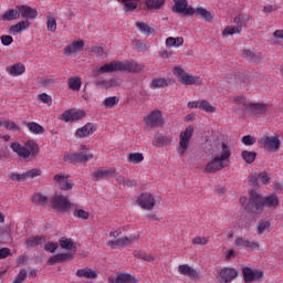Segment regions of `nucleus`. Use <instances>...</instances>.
<instances>
[{
	"label": "nucleus",
	"mask_w": 283,
	"mask_h": 283,
	"mask_svg": "<svg viewBox=\"0 0 283 283\" xmlns=\"http://www.w3.org/2000/svg\"><path fill=\"white\" fill-rule=\"evenodd\" d=\"M277 205H280V200L275 195L263 198L258 192H251L244 209L251 213H262L264 207H277Z\"/></svg>",
	"instance_id": "nucleus-1"
},
{
	"label": "nucleus",
	"mask_w": 283,
	"mask_h": 283,
	"mask_svg": "<svg viewBox=\"0 0 283 283\" xmlns=\"http://www.w3.org/2000/svg\"><path fill=\"white\" fill-rule=\"evenodd\" d=\"M11 149L18 154L20 158L25 159L30 158V156H36L39 154V144H36L34 140L27 142L24 146L19 143H12Z\"/></svg>",
	"instance_id": "nucleus-2"
},
{
	"label": "nucleus",
	"mask_w": 283,
	"mask_h": 283,
	"mask_svg": "<svg viewBox=\"0 0 283 283\" xmlns=\"http://www.w3.org/2000/svg\"><path fill=\"white\" fill-rule=\"evenodd\" d=\"M251 21V15L241 13L234 18L237 27L230 25L222 31V36H233V34H240L243 28H247V23Z\"/></svg>",
	"instance_id": "nucleus-3"
},
{
	"label": "nucleus",
	"mask_w": 283,
	"mask_h": 283,
	"mask_svg": "<svg viewBox=\"0 0 283 283\" xmlns=\"http://www.w3.org/2000/svg\"><path fill=\"white\" fill-rule=\"evenodd\" d=\"M172 73L181 85H196L200 82L199 76L189 75V73H186L180 66H176Z\"/></svg>",
	"instance_id": "nucleus-4"
},
{
	"label": "nucleus",
	"mask_w": 283,
	"mask_h": 283,
	"mask_svg": "<svg viewBox=\"0 0 283 283\" xmlns=\"http://www.w3.org/2000/svg\"><path fill=\"white\" fill-rule=\"evenodd\" d=\"M193 137V126H188L184 132L179 135V149L178 154L182 156L187 149H189V143Z\"/></svg>",
	"instance_id": "nucleus-5"
},
{
	"label": "nucleus",
	"mask_w": 283,
	"mask_h": 283,
	"mask_svg": "<svg viewBox=\"0 0 283 283\" xmlns=\"http://www.w3.org/2000/svg\"><path fill=\"white\" fill-rule=\"evenodd\" d=\"M145 70V64L134 60L119 61V72H128L130 74H139Z\"/></svg>",
	"instance_id": "nucleus-6"
},
{
	"label": "nucleus",
	"mask_w": 283,
	"mask_h": 283,
	"mask_svg": "<svg viewBox=\"0 0 283 283\" xmlns=\"http://www.w3.org/2000/svg\"><path fill=\"white\" fill-rule=\"evenodd\" d=\"M41 176V169L34 168L27 172L19 174V172H9L8 178L13 182H25V180H30V178H36Z\"/></svg>",
	"instance_id": "nucleus-7"
},
{
	"label": "nucleus",
	"mask_w": 283,
	"mask_h": 283,
	"mask_svg": "<svg viewBox=\"0 0 283 283\" xmlns=\"http://www.w3.org/2000/svg\"><path fill=\"white\" fill-rule=\"evenodd\" d=\"M229 161H223L218 156H213L211 160L206 165L203 174H216L218 171H222V169L227 168Z\"/></svg>",
	"instance_id": "nucleus-8"
},
{
	"label": "nucleus",
	"mask_w": 283,
	"mask_h": 283,
	"mask_svg": "<svg viewBox=\"0 0 283 283\" xmlns=\"http://www.w3.org/2000/svg\"><path fill=\"white\" fill-rule=\"evenodd\" d=\"M94 158V154L92 153H74V154H65L64 160L65 163H72L73 165H78L81 163H87Z\"/></svg>",
	"instance_id": "nucleus-9"
},
{
	"label": "nucleus",
	"mask_w": 283,
	"mask_h": 283,
	"mask_svg": "<svg viewBox=\"0 0 283 283\" xmlns=\"http://www.w3.org/2000/svg\"><path fill=\"white\" fill-rule=\"evenodd\" d=\"M144 123L151 128L163 127V125H165V119H163V113L160 111H153L144 117Z\"/></svg>",
	"instance_id": "nucleus-10"
},
{
	"label": "nucleus",
	"mask_w": 283,
	"mask_h": 283,
	"mask_svg": "<svg viewBox=\"0 0 283 283\" xmlns=\"http://www.w3.org/2000/svg\"><path fill=\"white\" fill-rule=\"evenodd\" d=\"M137 205L142 209H146V211H151L156 207V199L154 196L149 192H143L138 198H137Z\"/></svg>",
	"instance_id": "nucleus-11"
},
{
	"label": "nucleus",
	"mask_w": 283,
	"mask_h": 283,
	"mask_svg": "<svg viewBox=\"0 0 283 283\" xmlns=\"http://www.w3.org/2000/svg\"><path fill=\"white\" fill-rule=\"evenodd\" d=\"M259 143L270 151H280V138L277 136H263L259 139Z\"/></svg>",
	"instance_id": "nucleus-12"
},
{
	"label": "nucleus",
	"mask_w": 283,
	"mask_h": 283,
	"mask_svg": "<svg viewBox=\"0 0 283 283\" xmlns=\"http://www.w3.org/2000/svg\"><path fill=\"white\" fill-rule=\"evenodd\" d=\"M51 206L57 211H67L70 207H72V203L70 202V200L66 199L65 196L60 195L51 199Z\"/></svg>",
	"instance_id": "nucleus-13"
},
{
	"label": "nucleus",
	"mask_w": 283,
	"mask_h": 283,
	"mask_svg": "<svg viewBox=\"0 0 283 283\" xmlns=\"http://www.w3.org/2000/svg\"><path fill=\"white\" fill-rule=\"evenodd\" d=\"M235 277H238V271L233 268H222L218 272V276H217V279L221 283L233 282V280H235Z\"/></svg>",
	"instance_id": "nucleus-14"
},
{
	"label": "nucleus",
	"mask_w": 283,
	"mask_h": 283,
	"mask_svg": "<svg viewBox=\"0 0 283 283\" xmlns=\"http://www.w3.org/2000/svg\"><path fill=\"white\" fill-rule=\"evenodd\" d=\"M243 277L245 283L255 282L262 280L264 277V272L260 270H253L251 268H243L242 269Z\"/></svg>",
	"instance_id": "nucleus-15"
},
{
	"label": "nucleus",
	"mask_w": 283,
	"mask_h": 283,
	"mask_svg": "<svg viewBox=\"0 0 283 283\" xmlns=\"http://www.w3.org/2000/svg\"><path fill=\"white\" fill-rule=\"evenodd\" d=\"M178 273L185 277H189V280H200V272L189 264L179 265Z\"/></svg>",
	"instance_id": "nucleus-16"
},
{
	"label": "nucleus",
	"mask_w": 283,
	"mask_h": 283,
	"mask_svg": "<svg viewBox=\"0 0 283 283\" xmlns=\"http://www.w3.org/2000/svg\"><path fill=\"white\" fill-rule=\"evenodd\" d=\"M82 118H85V111L69 109L62 114V120L65 123H74L76 120H82Z\"/></svg>",
	"instance_id": "nucleus-17"
},
{
	"label": "nucleus",
	"mask_w": 283,
	"mask_h": 283,
	"mask_svg": "<svg viewBox=\"0 0 283 283\" xmlns=\"http://www.w3.org/2000/svg\"><path fill=\"white\" fill-rule=\"evenodd\" d=\"M97 126L94 123H87L83 127L77 128L75 132V137L76 138H88V136H92L94 132H96Z\"/></svg>",
	"instance_id": "nucleus-18"
},
{
	"label": "nucleus",
	"mask_w": 283,
	"mask_h": 283,
	"mask_svg": "<svg viewBox=\"0 0 283 283\" xmlns=\"http://www.w3.org/2000/svg\"><path fill=\"white\" fill-rule=\"evenodd\" d=\"M134 240H136V237L134 235L122 237L119 239H116L115 241H108L107 247H109V249H120V247H129V244H132Z\"/></svg>",
	"instance_id": "nucleus-19"
},
{
	"label": "nucleus",
	"mask_w": 283,
	"mask_h": 283,
	"mask_svg": "<svg viewBox=\"0 0 283 283\" xmlns=\"http://www.w3.org/2000/svg\"><path fill=\"white\" fill-rule=\"evenodd\" d=\"M70 260H74V253L67 252V253H59L53 256H51L48 260L49 266H54V264H61L63 262H67Z\"/></svg>",
	"instance_id": "nucleus-20"
},
{
	"label": "nucleus",
	"mask_w": 283,
	"mask_h": 283,
	"mask_svg": "<svg viewBox=\"0 0 283 283\" xmlns=\"http://www.w3.org/2000/svg\"><path fill=\"white\" fill-rule=\"evenodd\" d=\"M114 174H116V168L103 167L93 172V178L96 182H98V180H103L105 178H112V176H114Z\"/></svg>",
	"instance_id": "nucleus-21"
},
{
	"label": "nucleus",
	"mask_w": 283,
	"mask_h": 283,
	"mask_svg": "<svg viewBox=\"0 0 283 283\" xmlns=\"http://www.w3.org/2000/svg\"><path fill=\"white\" fill-rule=\"evenodd\" d=\"M67 178H70V176L55 175L53 180H55V182H59V188L62 191H70L74 187V182H72V180H67Z\"/></svg>",
	"instance_id": "nucleus-22"
},
{
	"label": "nucleus",
	"mask_w": 283,
	"mask_h": 283,
	"mask_svg": "<svg viewBox=\"0 0 283 283\" xmlns=\"http://www.w3.org/2000/svg\"><path fill=\"white\" fill-rule=\"evenodd\" d=\"M112 72H120V61H113L97 70V74H112Z\"/></svg>",
	"instance_id": "nucleus-23"
},
{
	"label": "nucleus",
	"mask_w": 283,
	"mask_h": 283,
	"mask_svg": "<svg viewBox=\"0 0 283 283\" xmlns=\"http://www.w3.org/2000/svg\"><path fill=\"white\" fill-rule=\"evenodd\" d=\"M85 48V42L83 40L75 41L70 45L65 46L64 54L66 56H72V54H76V52H81Z\"/></svg>",
	"instance_id": "nucleus-24"
},
{
	"label": "nucleus",
	"mask_w": 283,
	"mask_h": 283,
	"mask_svg": "<svg viewBox=\"0 0 283 283\" xmlns=\"http://www.w3.org/2000/svg\"><path fill=\"white\" fill-rule=\"evenodd\" d=\"M18 12L24 19H36V17H39L36 9H32V7L29 6L18 7Z\"/></svg>",
	"instance_id": "nucleus-25"
},
{
	"label": "nucleus",
	"mask_w": 283,
	"mask_h": 283,
	"mask_svg": "<svg viewBox=\"0 0 283 283\" xmlns=\"http://www.w3.org/2000/svg\"><path fill=\"white\" fill-rule=\"evenodd\" d=\"M75 275L76 277H83L84 280H96L98 277V273L90 268L78 269Z\"/></svg>",
	"instance_id": "nucleus-26"
},
{
	"label": "nucleus",
	"mask_w": 283,
	"mask_h": 283,
	"mask_svg": "<svg viewBox=\"0 0 283 283\" xmlns=\"http://www.w3.org/2000/svg\"><path fill=\"white\" fill-rule=\"evenodd\" d=\"M217 154L218 155H214L217 156V158H220L224 163H229V158H231V147L222 143L221 146L218 148Z\"/></svg>",
	"instance_id": "nucleus-27"
},
{
	"label": "nucleus",
	"mask_w": 283,
	"mask_h": 283,
	"mask_svg": "<svg viewBox=\"0 0 283 283\" xmlns=\"http://www.w3.org/2000/svg\"><path fill=\"white\" fill-rule=\"evenodd\" d=\"M25 127L31 132V134L41 135L45 134V128L35 122H24Z\"/></svg>",
	"instance_id": "nucleus-28"
},
{
	"label": "nucleus",
	"mask_w": 283,
	"mask_h": 283,
	"mask_svg": "<svg viewBox=\"0 0 283 283\" xmlns=\"http://www.w3.org/2000/svg\"><path fill=\"white\" fill-rule=\"evenodd\" d=\"M7 72L11 76H21V74H23L25 72V65H23L21 63H17L12 66L7 67Z\"/></svg>",
	"instance_id": "nucleus-29"
},
{
	"label": "nucleus",
	"mask_w": 283,
	"mask_h": 283,
	"mask_svg": "<svg viewBox=\"0 0 283 283\" xmlns=\"http://www.w3.org/2000/svg\"><path fill=\"white\" fill-rule=\"evenodd\" d=\"M69 88L73 92H81V86L83 85V82L81 81V77L78 76H72L67 80Z\"/></svg>",
	"instance_id": "nucleus-30"
},
{
	"label": "nucleus",
	"mask_w": 283,
	"mask_h": 283,
	"mask_svg": "<svg viewBox=\"0 0 283 283\" xmlns=\"http://www.w3.org/2000/svg\"><path fill=\"white\" fill-rule=\"evenodd\" d=\"M169 85V80L165 77H155L150 82V90H158L160 87H167Z\"/></svg>",
	"instance_id": "nucleus-31"
},
{
	"label": "nucleus",
	"mask_w": 283,
	"mask_h": 283,
	"mask_svg": "<svg viewBox=\"0 0 283 283\" xmlns=\"http://www.w3.org/2000/svg\"><path fill=\"white\" fill-rule=\"evenodd\" d=\"M45 243V237H31L29 239L25 240V245L31 249L34 247H39L41 244Z\"/></svg>",
	"instance_id": "nucleus-32"
},
{
	"label": "nucleus",
	"mask_w": 283,
	"mask_h": 283,
	"mask_svg": "<svg viewBox=\"0 0 283 283\" xmlns=\"http://www.w3.org/2000/svg\"><path fill=\"white\" fill-rule=\"evenodd\" d=\"M20 13L19 9H9L1 15V21H14L15 19H19Z\"/></svg>",
	"instance_id": "nucleus-33"
},
{
	"label": "nucleus",
	"mask_w": 283,
	"mask_h": 283,
	"mask_svg": "<svg viewBox=\"0 0 283 283\" xmlns=\"http://www.w3.org/2000/svg\"><path fill=\"white\" fill-rule=\"evenodd\" d=\"M271 232V222L266 220H260L256 224V233L262 235V233Z\"/></svg>",
	"instance_id": "nucleus-34"
},
{
	"label": "nucleus",
	"mask_w": 283,
	"mask_h": 283,
	"mask_svg": "<svg viewBox=\"0 0 283 283\" xmlns=\"http://www.w3.org/2000/svg\"><path fill=\"white\" fill-rule=\"evenodd\" d=\"M243 59L250 61V63H260L262 61V56L260 54H255L250 50H244L242 53Z\"/></svg>",
	"instance_id": "nucleus-35"
},
{
	"label": "nucleus",
	"mask_w": 283,
	"mask_h": 283,
	"mask_svg": "<svg viewBox=\"0 0 283 283\" xmlns=\"http://www.w3.org/2000/svg\"><path fill=\"white\" fill-rule=\"evenodd\" d=\"M117 279L120 283H137L136 276L129 273H117Z\"/></svg>",
	"instance_id": "nucleus-36"
},
{
	"label": "nucleus",
	"mask_w": 283,
	"mask_h": 283,
	"mask_svg": "<svg viewBox=\"0 0 283 283\" xmlns=\"http://www.w3.org/2000/svg\"><path fill=\"white\" fill-rule=\"evenodd\" d=\"M60 247L66 251H72L76 249V243L72 239L62 238L60 239Z\"/></svg>",
	"instance_id": "nucleus-37"
},
{
	"label": "nucleus",
	"mask_w": 283,
	"mask_h": 283,
	"mask_svg": "<svg viewBox=\"0 0 283 283\" xmlns=\"http://www.w3.org/2000/svg\"><path fill=\"white\" fill-rule=\"evenodd\" d=\"M46 29L49 32H56V17L54 13L46 17Z\"/></svg>",
	"instance_id": "nucleus-38"
},
{
	"label": "nucleus",
	"mask_w": 283,
	"mask_h": 283,
	"mask_svg": "<svg viewBox=\"0 0 283 283\" xmlns=\"http://www.w3.org/2000/svg\"><path fill=\"white\" fill-rule=\"evenodd\" d=\"M148 10H160L165 6V0H146Z\"/></svg>",
	"instance_id": "nucleus-39"
},
{
	"label": "nucleus",
	"mask_w": 283,
	"mask_h": 283,
	"mask_svg": "<svg viewBox=\"0 0 283 283\" xmlns=\"http://www.w3.org/2000/svg\"><path fill=\"white\" fill-rule=\"evenodd\" d=\"M143 160H145L143 153H132L128 155V163H132L133 165H139Z\"/></svg>",
	"instance_id": "nucleus-40"
},
{
	"label": "nucleus",
	"mask_w": 283,
	"mask_h": 283,
	"mask_svg": "<svg viewBox=\"0 0 283 283\" xmlns=\"http://www.w3.org/2000/svg\"><path fill=\"white\" fill-rule=\"evenodd\" d=\"M241 157L248 165H251L252 163H255V158H258V154L254 151L243 150L241 154Z\"/></svg>",
	"instance_id": "nucleus-41"
},
{
	"label": "nucleus",
	"mask_w": 283,
	"mask_h": 283,
	"mask_svg": "<svg viewBox=\"0 0 283 283\" xmlns=\"http://www.w3.org/2000/svg\"><path fill=\"white\" fill-rule=\"evenodd\" d=\"M119 3H125L124 4V9L125 12H129L132 10H136V8H138V0H117Z\"/></svg>",
	"instance_id": "nucleus-42"
},
{
	"label": "nucleus",
	"mask_w": 283,
	"mask_h": 283,
	"mask_svg": "<svg viewBox=\"0 0 283 283\" xmlns=\"http://www.w3.org/2000/svg\"><path fill=\"white\" fill-rule=\"evenodd\" d=\"M32 202H34V205H40L41 207H45V205H48V197L42 193H35L32 197Z\"/></svg>",
	"instance_id": "nucleus-43"
},
{
	"label": "nucleus",
	"mask_w": 283,
	"mask_h": 283,
	"mask_svg": "<svg viewBox=\"0 0 283 283\" xmlns=\"http://www.w3.org/2000/svg\"><path fill=\"white\" fill-rule=\"evenodd\" d=\"M30 28V21H21L10 28V32H23V30Z\"/></svg>",
	"instance_id": "nucleus-44"
},
{
	"label": "nucleus",
	"mask_w": 283,
	"mask_h": 283,
	"mask_svg": "<svg viewBox=\"0 0 283 283\" xmlns=\"http://www.w3.org/2000/svg\"><path fill=\"white\" fill-rule=\"evenodd\" d=\"M119 101L120 99L117 96L107 97L104 99V106L107 109H112V108L116 107V105H118Z\"/></svg>",
	"instance_id": "nucleus-45"
},
{
	"label": "nucleus",
	"mask_w": 283,
	"mask_h": 283,
	"mask_svg": "<svg viewBox=\"0 0 283 283\" xmlns=\"http://www.w3.org/2000/svg\"><path fill=\"white\" fill-rule=\"evenodd\" d=\"M188 2L187 0H175V10L179 14H182L187 10Z\"/></svg>",
	"instance_id": "nucleus-46"
},
{
	"label": "nucleus",
	"mask_w": 283,
	"mask_h": 283,
	"mask_svg": "<svg viewBox=\"0 0 283 283\" xmlns=\"http://www.w3.org/2000/svg\"><path fill=\"white\" fill-rule=\"evenodd\" d=\"M199 109H203V112H207L208 114H213L216 112V107H213L211 103L206 99L200 102Z\"/></svg>",
	"instance_id": "nucleus-47"
},
{
	"label": "nucleus",
	"mask_w": 283,
	"mask_h": 283,
	"mask_svg": "<svg viewBox=\"0 0 283 283\" xmlns=\"http://www.w3.org/2000/svg\"><path fill=\"white\" fill-rule=\"evenodd\" d=\"M248 109H251V112H256V114H264V112H266V105L250 103Z\"/></svg>",
	"instance_id": "nucleus-48"
},
{
	"label": "nucleus",
	"mask_w": 283,
	"mask_h": 283,
	"mask_svg": "<svg viewBox=\"0 0 283 283\" xmlns=\"http://www.w3.org/2000/svg\"><path fill=\"white\" fill-rule=\"evenodd\" d=\"M136 28L139 30V32H143V34H151L154 32V29H151L145 22H137Z\"/></svg>",
	"instance_id": "nucleus-49"
},
{
	"label": "nucleus",
	"mask_w": 283,
	"mask_h": 283,
	"mask_svg": "<svg viewBox=\"0 0 283 283\" xmlns=\"http://www.w3.org/2000/svg\"><path fill=\"white\" fill-rule=\"evenodd\" d=\"M156 143L158 147H163L164 145H171V138L165 135H157Z\"/></svg>",
	"instance_id": "nucleus-50"
},
{
	"label": "nucleus",
	"mask_w": 283,
	"mask_h": 283,
	"mask_svg": "<svg viewBox=\"0 0 283 283\" xmlns=\"http://www.w3.org/2000/svg\"><path fill=\"white\" fill-rule=\"evenodd\" d=\"M197 14L201 18H203L205 21H211L213 19V15H211V12H209L205 8H198Z\"/></svg>",
	"instance_id": "nucleus-51"
},
{
	"label": "nucleus",
	"mask_w": 283,
	"mask_h": 283,
	"mask_svg": "<svg viewBox=\"0 0 283 283\" xmlns=\"http://www.w3.org/2000/svg\"><path fill=\"white\" fill-rule=\"evenodd\" d=\"M73 216L75 218H81V220H87L90 218V212H87L83 209H77L73 212Z\"/></svg>",
	"instance_id": "nucleus-52"
},
{
	"label": "nucleus",
	"mask_w": 283,
	"mask_h": 283,
	"mask_svg": "<svg viewBox=\"0 0 283 283\" xmlns=\"http://www.w3.org/2000/svg\"><path fill=\"white\" fill-rule=\"evenodd\" d=\"M235 105H241L242 109H249V103H247V98L244 96L234 97Z\"/></svg>",
	"instance_id": "nucleus-53"
},
{
	"label": "nucleus",
	"mask_w": 283,
	"mask_h": 283,
	"mask_svg": "<svg viewBox=\"0 0 283 283\" xmlns=\"http://www.w3.org/2000/svg\"><path fill=\"white\" fill-rule=\"evenodd\" d=\"M192 244H199L200 247H205V244H209V239L205 237H196L192 239Z\"/></svg>",
	"instance_id": "nucleus-54"
},
{
	"label": "nucleus",
	"mask_w": 283,
	"mask_h": 283,
	"mask_svg": "<svg viewBox=\"0 0 283 283\" xmlns=\"http://www.w3.org/2000/svg\"><path fill=\"white\" fill-rule=\"evenodd\" d=\"M247 243L248 240L244 238H237L234 240V247H237V249H247Z\"/></svg>",
	"instance_id": "nucleus-55"
},
{
	"label": "nucleus",
	"mask_w": 283,
	"mask_h": 283,
	"mask_svg": "<svg viewBox=\"0 0 283 283\" xmlns=\"http://www.w3.org/2000/svg\"><path fill=\"white\" fill-rule=\"evenodd\" d=\"M6 129H9L10 132H21V127H19V125H17V123L11 122V120H7L6 124Z\"/></svg>",
	"instance_id": "nucleus-56"
},
{
	"label": "nucleus",
	"mask_w": 283,
	"mask_h": 283,
	"mask_svg": "<svg viewBox=\"0 0 283 283\" xmlns=\"http://www.w3.org/2000/svg\"><path fill=\"white\" fill-rule=\"evenodd\" d=\"M245 249H248L249 251H260V243H258L256 241L248 240Z\"/></svg>",
	"instance_id": "nucleus-57"
},
{
	"label": "nucleus",
	"mask_w": 283,
	"mask_h": 283,
	"mask_svg": "<svg viewBox=\"0 0 283 283\" xmlns=\"http://www.w3.org/2000/svg\"><path fill=\"white\" fill-rule=\"evenodd\" d=\"M45 251H49L50 253H55L56 249H59V243L54 242H46L44 245Z\"/></svg>",
	"instance_id": "nucleus-58"
},
{
	"label": "nucleus",
	"mask_w": 283,
	"mask_h": 283,
	"mask_svg": "<svg viewBox=\"0 0 283 283\" xmlns=\"http://www.w3.org/2000/svg\"><path fill=\"white\" fill-rule=\"evenodd\" d=\"M95 86L101 87L102 90H109L108 80L97 78L95 81Z\"/></svg>",
	"instance_id": "nucleus-59"
},
{
	"label": "nucleus",
	"mask_w": 283,
	"mask_h": 283,
	"mask_svg": "<svg viewBox=\"0 0 283 283\" xmlns=\"http://www.w3.org/2000/svg\"><path fill=\"white\" fill-rule=\"evenodd\" d=\"M242 143L243 145H247V146L255 145V137L251 135L243 136Z\"/></svg>",
	"instance_id": "nucleus-60"
},
{
	"label": "nucleus",
	"mask_w": 283,
	"mask_h": 283,
	"mask_svg": "<svg viewBox=\"0 0 283 283\" xmlns=\"http://www.w3.org/2000/svg\"><path fill=\"white\" fill-rule=\"evenodd\" d=\"M258 180H260L263 185H269L271 177H269V174L261 172L258 175Z\"/></svg>",
	"instance_id": "nucleus-61"
},
{
	"label": "nucleus",
	"mask_w": 283,
	"mask_h": 283,
	"mask_svg": "<svg viewBox=\"0 0 283 283\" xmlns=\"http://www.w3.org/2000/svg\"><path fill=\"white\" fill-rule=\"evenodd\" d=\"M41 83L44 85V87H50V85H54V83H56V80L52 76H49L42 78Z\"/></svg>",
	"instance_id": "nucleus-62"
},
{
	"label": "nucleus",
	"mask_w": 283,
	"mask_h": 283,
	"mask_svg": "<svg viewBox=\"0 0 283 283\" xmlns=\"http://www.w3.org/2000/svg\"><path fill=\"white\" fill-rule=\"evenodd\" d=\"M25 277H28V271H25V269H22V270L18 273L15 280H17L18 282L23 283V282H25Z\"/></svg>",
	"instance_id": "nucleus-63"
},
{
	"label": "nucleus",
	"mask_w": 283,
	"mask_h": 283,
	"mask_svg": "<svg viewBox=\"0 0 283 283\" xmlns=\"http://www.w3.org/2000/svg\"><path fill=\"white\" fill-rule=\"evenodd\" d=\"M13 41H14V39L11 35H2L1 36L2 45H12Z\"/></svg>",
	"instance_id": "nucleus-64"
}]
</instances>
